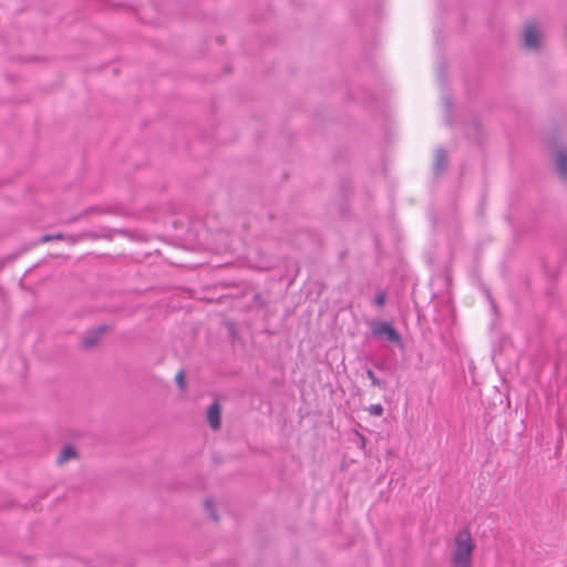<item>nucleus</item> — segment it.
<instances>
[{
    "label": "nucleus",
    "instance_id": "5",
    "mask_svg": "<svg viewBox=\"0 0 567 567\" xmlns=\"http://www.w3.org/2000/svg\"><path fill=\"white\" fill-rule=\"evenodd\" d=\"M207 421L213 430L220 429L221 425V408L217 402L209 405L207 411Z\"/></svg>",
    "mask_w": 567,
    "mask_h": 567
},
{
    "label": "nucleus",
    "instance_id": "3",
    "mask_svg": "<svg viewBox=\"0 0 567 567\" xmlns=\"http://www.w3.org/2000/svg\"><path fill=\"white\" fill-rule=\"evenodd\" d=\"M109 329L107 326L102 324L96 329L87 331L81 341V347L84 349H91L95 347L100 342L101 336L106 332Z\"/></svg>",
    "mask_w": 567,
    "mask_h": 567
},
{
    "label": "nucleus",
    "instance_id": "15",
    "mask_svg": "<svg viewBox=\"0 0 567 567\" xmlns=\"http://www.w3.org/2000/svg\"><path fill=\"white\" fill-rule=\"evenodd\" d=\"M386 295L384 291L379 292L374 298V305L377 307H382L385 303Z\"/></svg>",
    "mask_w": 567,
    "mask_h": 567
},
{
    "label": "nucleus",
    "instance_id": "8",
    "mask_svg": "<svg viewBox=\"0 0 567 567\" xmlns=\"http://www.w3.org/2000/svg\"><path fill=\"white\" fill-rule=\"evenodd\" d=\"M76 456H78V452H76L75 447L72 445H66L59 454L56 462L59 464H63L66 461H69L70 458H75Z\"/></svg>",
    "mask_w": 567,
    "mask_h": 567
},
{
    "label": "nucleus",
    "instance_id": "14",
    "mask_svg": "<svg viewBox=\"0 0 567 567\" xmlns=\"http://www.w3.org/2000/svg\"><path fill=\"white\" fill-rule=\"evenodd\" d=\"M94 210H95V208H93V207H92V208H89V209H85V210H83L82 213H80L79 215H75V216L70 217V218L68 219V223H74V221H76V220H79V219H81V218H83V217H86V216H89V215H90L92 212H94Z\"/></svg>",
    "mask_w": 567,
    "mask_h": 567
},
{
    "label": "nucleus",
    "instance_id": "17",
    "mask_svg": "<svg viewBox=\"0 0 567 567\" xmlns=\"http://www.w3.org/2000/svg\"><path fill=\"white\" fill-rule=\"evenodd\" d=\"M373 365H374V368H377V369H378V370H380V371H383V370H385V368H386V367H385V363H384V362H382V361H374V362H373Z\"/></svg>",
    "mask_w": 567,
    "mask_h": 567
},
{
    "label": "nucleus",
    "instance_id": "2",
    "mask_svg": "<svg viewBox=\"0 0 567 567\" xmlns=\"http://www.w3.org/2000/svg\"><path fill=\"white\" fill-rule=\"evenodd\" d=\"M371 334L377 340H386L403 348V341L399 331L388 321H372Z\"/></svg>",
    "mask_w": 567,
    "mask_h": 567
},
{
    "label": "nucleus",
    "instance_id": "9",
    "mask_svg": "<svg viewBox=\"0 0 567 567\" xmlns=\"http://www.w3.org/2000/svg\"><path fill=\"white\" fill-rule=\"evenodd\" d=\"M365 373H367V377L371 380V385L372 386H377V388H380V389H385L386 388V382L384 380L379 379L375 375V373L373 372L372 369L368 368Z\"/></svg>",
    "mask_w": 567,
    "mask_h": 567
},
{
    "label": "nucleus",
    "instance_id": "18",
    "mask_svg": "<svg viewBox=\"0 0 567 567\" xmlns=\"http://www.w3.org/2000/svg\"><path fill=\"white\" fill-rule=\"evenodd\" d=\"M68 238H69V240H70L71 243H73V244H74V243H76V241H78L79 236L70 235V236H68Z\"/></svg>",
    "mask_w": 567,
    "mask_h": 567
},
{
    "label": "nucleus",
    "instance_id": "1",
    "mask_svg": "<svg viewBox=\"0 0 567 567\" xmlns=\"http://www.w3.org/2000/svg\"><path fill=\"white\" fill-rule=\"evenodd\" d=\"M475 543L468 527L458 530L454 538V549L451 557L452 567H473Z\"/></svg>",
    "mask_w": 567,
    "mask_h": 567
},
{
    "label": "nucleus",
    "instance_id": "12",
    "mask_svg": "<svg viewBox=\"0 0 567 567\" xmlns=\"http://www.w3.org/2000/svg\"><path fill=\"white\" fill-rule=\"evenodd\" d=\"M205 507L208 511L210 518L214 522H217L218 520V515H217L216 508L214 506V502L212 499H206L205 501Z\"/></svg>",
    "mask_w": 567,
    "mask_h": 567
},
{
    "label": "nucleus",
    "instance_id": "16",
    "mask_svg": "<svg viewBox=\"0 0 567 567\" xmlns=\"http://www.w3.org/2000/svg\"><path fill=\"white\" fill-rule=\"evenodd\" d=\"M175 382L177 383L178 388L181 390H184L186 384H185V377H184V372L183 371H179L176 377H175Z\"/></svg>",
    "mask_w": 567,
    "mask_h": 567
},
{
    "label": "nucleus",
    "instance_id": "4",
    "mask_svg": "<svg viewBox=\"0 0 567 567\" xmlns=\"http://www.w3.org/2000/svg\"><path fill=\"white\" fill-rule=\"evenodd\" d=\"M524 45L527 49H537L539 47V33L536 22H528L524 32Z\"/></svg>",
    "mask_w": 567,
    "mask_h": 567
},
{
    "label": "nucleus",
    "instance_id": "6",
    "mask_svg": "<svg viewBox=\"0 0 567 567\" xmlns=\"http://www.w3.org/2000/svg\"><path fill=\"white\" fill-rule=\"evenodd\" d=\"M555 166L558 176L567 183V152L559 151L556 155Z\"/></svg>",
    "mask_w": 567,
    "mask_h": 567
},
{
    "label": "nucleus",
    "instance_id": "13",
    "mask_svg": "<svg viewBox=\"0 0 567 567\" xmlns=\"http://www.w3.org/2000/svg\"><path fill=\"white\" fill-rule=\"evenodd\" d=\"M368 411L371 415H374V416H381L384 412V409L381 404H371L369 408H368Z\"/></svg>",
    "mask_w": 567,
    "mask_h": 567
},
{
    "label": "nucleus",
    "instance_id": "7",
    "mask_svg": "<svg viewBox=\"0 0 567 567\" xmlns=\"http://www.w3.org/2000/svg\"><path fill=\"white\" fill-rule=\"evenodd\" d=\"M447 166V153L444 148H437L435 152V161L433 171L435 175H440Z\"/></svg>",
    "mask_w": 567,
    "mask_h": 567
},
{
    "label": "nucleus",
    "instance_id": "11",
    "mask_svg": "<svg viewBox=\"0 0 567 567\" xmlns=\"http://www.w3.org/2000/svg\"><path fill=\"white\" fill-rule=\"evenodd\" d=\"M205 507L208 511L210 518L214 522H217L218 520V515H217L216 508L214 506V502L212 499H206L205 501Z\"/></svg>",
    "mask_w": 567,
    "mask_h": 567
},
{
    "label": "nucleus",
    "instance_id": "19",
    "mask_svg": "<svg viewBox=\"0 0 567 567\" xmlns=\"http://www.w3.org/2000/svg\"><path fill=\"white\" fill-rule=\"evenodd\" d=\"M255 300L260 301V295L259 293L255 295Z\"/></svg>",
    "mask_w": 567,
    "mask_h": 567
},
{
    "label": "nucleus",
    "instance_id": "10",
    "mask_svg": "<svg viewBox=\"0 0 567 567\" xmlns=\"http://www.w3.org/2000/svg\"><path fill=\"white\" fill-rule=\"evenodd\" d=\"M65 236L62 233H56L54 235H42L39 239V243L44 244L51 240H61L64 239Z\"/></svg>",
    "mask_w": 567,
    "mask_h": 567
}]
</instances>
